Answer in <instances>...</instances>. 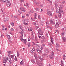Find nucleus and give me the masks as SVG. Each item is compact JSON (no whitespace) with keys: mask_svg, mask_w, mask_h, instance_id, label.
<instances>
[{"mask_svg":"<svg viewBox=\"0 0 66 66\" xmlns=\"http://www.w3.org/2000/svg\"><path fill=\"white\" fill-rule=\"evenodd\" d=\"M18 11V12H19L20 13V14H21V13L20 12V10H19Z\"/></svg>","mask_w":66,"mask_h":66,"instance_id":"obj_50","label":"nucleus"},{"mask_svg":"<svg viewBox=\"0 0 66 66\" xmlns=\"http://www.w3.org/2000/svg\"><path fill=\"white\" fill-rule=\"evenodd\" d=\"M5 29V28H4V27H2V29L3 30H5V29Z\"/></svg>","mask_w":66,"mask_h":66,"instance_id":"obj_47","label":"nucleus"},{"mask_svg":"<svg viewBox=\"0 0 66 66\" xmlns=\"http://www.w3.org/2000/svg\"><path fill=\"white\" fill-rule=\"evenodd\" d=\"M33 24L35 26H36V23L35 22L33 23Z\"/></svg>","mask_w":66,"mask_h":66,"instance_id":"obj_61","label":"nucleus"},{"mask_svg":"<svg viewBox=\"0 0 66 66\" xmlns=\"http://www.w3.org/2000/svg\"><path fill=\"white\" fill-rule=\"evenodd\" d=\"M14 60L15 61H16L17 60V57H16V56L15 57Z\"/></svg>","mask_w":66,"mask_h":66,"instance_id":"obj_37","label":"nucleus"},{"mask_svg":"<svg viewBox=\"0 0 66 66\" xmlns=\"http://www.w3.org/2000/svg\"><path fill=\"white\" fill-rule=\"evenodd\" d=\"M51 41L52 44H53V41L52 40V38H51Z\"/></svg>","mask_w":66,"mask_h":66,"instance_id":"obj_31","label":"nucleus"},{"mask_svg":"<svg viewBox=\"0 0 66 66\" xmlns=\"http://www.w3.org/2000/svg\"><path fill=\"white\" fill-rule=\"evenodd\" d=\"M23 24H25V25H27L28 24V23H26L25 22H23Z\"/></svg>","mask_w":66,"mask_h":66,"instance_id":"obj_42","label":"nucleus"},{"mask_svg":"<svg viewBox=\"0 0 66 66\" xmlns=\"http://www.w3.org/2000/svg\"><path fill=\"white\" fill-rule=\"evenodd\" d=\"M6 4L7 6L8 7H9L11 5V3L8 0H7L6 1Z\"/></svg>","mask_w":66,"mask_h":66,"instance_id":"obj_3","label":"nucleus"},{"mask_svg":"<svg viewBox=\"0 0 66 66\" xmlns=\"http://www.w3.org/2000/svg\"><path fill=\"white\" fill-rule=\"evenodd\" d=\"M36 27V28H35V29H38V28H39V26H37Z\"/></svg>","mask_w":66,"mask_h":66,"instance_id":"obj_55","label":"nucleus"},{"mask_svg":"<svg viewBox=\"0 0 66 66\" xmlns=\"http://www.w3.org/2000/svg\"><path fill=\"white\" fill-rule=\"evenodd\" d=\"M65 1H63L62 2V4H64V3H65Z\"/></svg>","mask_w":66,"mask_h":66,"instance_id":"obj_38","label":"nucleus"},{"mask_svg":"<svg viewBox=\"0 0 66 66\" xmlns=\"http://www.w3.org/2000/svg\"><path fill=\"white\" fill-rule=\"evenodd\" d=\"M63 41V42H66V38L64 37H62Z\"/></svg>","mask_w":66,"mask_h":66,"instance_id":"obj_9","label":"nucleus"},{"mask_svg":"<svg viewBox=\"0 0 66 66\" xmlns=\"http://www.w3.org/2000/svg\"><path fill=\"white\" fill-rule=\"evenodd\" d=\"M9 40L10 43H12V41H11V40H10V39H9Z\"/></svg>","mask_w":66,"mask_h":66,"instance_id":"obj_54","label":"nucleus"},{"mask_svg":"<svg viewBox=\"0 0 66 66\" xmlns=\"http://www.w3.org/2000/svg\"><path fill=\"white\" fill-rule=\"evenodd\" d=\"M41 18L40 17V15H39L38 16V19H41Z\"/></svg>","mask_w":66,"mask_h":66,"instance_id":"obj_44","label":"nucleus"},{"mask_svg":"<svg viewBox=\"0 0 66 66\" xmlns=\"http://www.w3.org/2000/svg\"><path fill=\"white\" fill-rule=\"evenodd\" d=\"M65 34H64V32H62V33L61 34V35L62 36H64V35Z\"/></svg>","mask_w":66,"mask_h":66,"instance_id":"obj_27","label":"nucleus"},{"mask_svg":"<svg viewBox=\"0 0 66 66\" xmlns=\"http://www.w3.org/2000/svg\"><path fill=\"white\" fill-rule=\"evenodd\" d=\"M19 27L20 28V29L22 30V31H23V28H22V27L21 26H19Z\"/></svg>","mask_w":66,"mask_h":66,"instance_id":"obj_10","label":"nucleus"},{"mask_svg":"<svg viewBox=\"0 0 66 66\" xmlns=\"http://www.w3.org/2000/svg\"><path fill=\"white\" fill-rule=\"evenodd\" d=\"M35 40H36V41H37V40H38V39L36 37H35Z\"/></svg>","mask_w":66,"mask_h":66,"instance_id":"obj_36","label":"nucleus"},{"mask_svg":"<svg viewBox=\"0 0 66 66\" xmlns=\"http://www.w3.org/2000/svg\"><path fill=\"white\" fill-rule=\"evenodd\" d=\"M28 45L29 48V47H30V46H31V43L30 42H28Z\"/></svg>","mask_w":66,"mask_h":66,"instance_id":"obj_28","label":"nucleus"},{"mask_svg":"<svg viewBox=\"0 0 66 66\" xmlns=\"http://www.w3.org/2000/svg\"><path fill=\"white\" fill-rule=\"evenodd\" d=\"M47 15H49L50 16H52V13L50 11V10H47Z\"/></svg>","mask_w":66,"mask_h":66,"instance_id":"obj_2","label":"nucleus"},{"mask_svg":"<svg viewBox=\"0 0 66 66\" xmlns=\"http://www.w3.org/2000/svg\"><path fill=\"white\" fill-rule=\"evenodd\" d=\"M31 12H32V11L31 10H30L29 12H28V13L29 14H30V13H31Z\"/></svg>","mask_w":66,"mask_h":66,"instance_id":"obj_57","label":"nucleus"},{"mask_svg":"<svg viewBox=\"0 0 66 66\" xmlns=\"http://www.w3.org/2000/svg\"><path fill=\"white\" fill-rule=\"evenodd\" d=\"M32 43L34 45H35V44L34 42H32Z\"/></svg>","mask_w":66,"mask_h":66,"instance_id":"obj_64","label":"nucleus"},{"mask_svg":"<svg viewBox=\"0 0 66 66\" xmlns=\"http://www.w3.org/2000/svg\"><path fill=\"white\" fill-rule=\"evenodd\" d=\"M42 37H43V39H45V40L46 39V37H45L44 36H43Z\"/></svg>","mask_w":66,"mask_h":66,"instance_id":"obj_46","label":"nucleus"},{"mask_svg":"<svg viewBox=\"0 0 66 66\" xmlns=\"http://www.w3.org/2000/svg\"><path fill=\"white\" fill-rule=\"evenodd\" d=\"M9 61L10 64H12V60H11V57L10 58V60Z\"/></svg>","mask_w":66,"mask_h":66,"instance_id":"obj_19","label":"nucleus"},{"mask_svg":"<svg viewBox=\"0 0 66 66\" xmlns=\"http://www.w3.org/2000/svg\"><path fill=\"white\" fill-rule=\"evenodd\" d=\"M36 13H35V15L34 16V18L35 19H36Z\"/></svg>","mask_w":66,"mask_h":66,"instance_id":"obj_24","label":"nucleus"},{"mask_svg":"<svg viewBox=\"0 0 66 66\" xmlns=\"http://www.w3.org/2000/svg\"><path fill=\"white\" fill-rule=\"evenodd\" d=\"M14 56H15V55H11V57L12 59H14Z\"/></svg>","mask_w":66,"mask_h":66,"instance_id":"obj_17","label":"nucleus"},{"mask_svg":"<svg viewBox=\"0 0 66 66\" xmlns=\"http://www.w3.org/2000/svg\"><path fill=\"white\" fill-rule=\"evenodd\" d=\"M9 20V19L8 18H5L4 19V21H5V22L6 21H8Z\"/></svg>","mask_w":66,"mask_h":66,"instance_id":"obj_8","label":"nucleus"},{"mask_svg":"<svg viewBox=\"0 0 66 66\" xmlns=\"http://www.w3.org/2000/svg\"><path fill=\"white\" fill-rule=\"evenodd\" d=\"M8 53L9 54H12V52L11 51H10L8 52Z\"/></svg>","mask_w":66,"mask_h":66,"instance_id":"obj_43","label":"nucleus"},{"mask_svg":"<svg viewBox=\"0 0 66 66\" xmlns=\"http://www.w3.org/2000/svg\"><path fill=\"white\" fill-rule=\"evenodd\" d=\"M38 57L39 59H40V61H42L43 60H44V59L43 58H42V57H41L40 56H38Z\"/></svg>","mask_w":66,"mask_h":66,"instance_id":"obj_6","label":"nucleus"},{"mask_svg":"<svg viewBox=\"0 0 66 66\" xmlns=\"http://www.w3.org/2000/svg\"><path fill=\"white\" fill-rule=\"evenodd\" d=\"M40 33H41V34L40 33H39V34L40 35H43V31H41L40 32Z\"/></svg>","mask_w":66,"mask_h":66,"instance_id":"obj_21","label":"nucleus"},{"mask_svg":"<svg viewBox=\"0 0 66 66\" xmlns=\"http://www.w3.org/2000/svg\"><path fill=\"white\" fill-rule=\"evenodd\" d=\"M28 6V4L27 3H26V5H24V6Z\"/></svg>","mask_w":66,"mask_h":66,"instance_id":"obj_49","label":"nucleus"},{"mask_svg":"<svg viewBox=\"0 0 66 66\" xmlns=\"http://www.w3.org/2000/svg\"><path fill=\"white\" fill-rule=\"evenodd\" d=\"M22 39V36H21L20 37V39Z\"/></svg>","mask_w":66,"mask_h":66,"instance_id":"obj_53","label":"nucleus"},{"mask_svg":"<svg viewBox=\"0 0 66 66\" xmlns=\"http://www.w3.org/2000/svg\"><path fill=\"white\" fill-rule=\"evenodd\" d=\"M58 16L59 17V18H61V14H58Z\"/></svg>","mask_w":66,"mask_h":66,"instance_id":"obj_40","label":"nucleus"},{"mask_svg":"<svg viewBox=\"0 0 66 66\" xmlns=\"http://www.w3.org/2000/svg\"><path fill=\"white\" fill-rule=\"evenodd\" d=\"M61 66H63L64 65V64L63 62L62 61V60H61Z\"/></svg>","mask_w":66,"mask_h":66,"instance_id":"obj_14","label":"nucleus"},{"mask_svg":"<svg viewBox=\"0 0 66 66\" xmlns=\"http://www.w3.org/2000/svg\"><path fill=\"white\" fill-rule=\"evenodd\" d=\"M31 62L33 63H35V59H32L31 60Z\"/></svg>","mask_w":66,"mask_h":66,"instance_id":"obj_12","label":"nucleus"},{"mask_svg":"<svg viewBox=\"0 0 66 66\" xmlns=\"http://www.w3.org/2000/svg\"><path fill=\"white\" fill-rule=\"evenodd\" d=\"M37 11L38 12L39 11H40V9H39V8H38L37 9Z\"/></svg>","mask_w":66,"mask_h":66,"instance_id":"obj_39","label":"nucleus"},{"mask_svg":"<svg viewBox=\"0 0 66 66\" xmlns=\"http://www.w3.org/2000/svg\"><path fill=\"white\" fill-rule=\"evenodd\" d=\"M30 52H31V53H33V51H30Z\"/></svg>","mask_w":66,"mask_h":66,"instance_id":"obj_62","label":"nucleus"},{"mask_svg":"<svg viewBox=\"0 0 66 66\" xmlns=\"http://www.w3.org/2000/svg\"><path fill=\"white\" fill-rule=\"evenodd\" d=\"M7 36L9 39H11V37H10V35H7Z\"/></svg>","mask_w":66,"mask_h":66,"instance_id":"obj_20","label":"nucleus"},{"mask_svg":"<svg viewBox=\"0 0 66 66\" xmlns=\"http://www.w3.org/2000/svg\"><path fill=\"white\" fill-rule=\"evenodd\" d=\"M49 57L50 59H52V60H53V58L51 57V56H49Z\"/></svg>","mask_w":66,"mask_h":66,"instance_id":"obj_34","label":"nucleus"},{"mask_svg":"<svg viewBox=\"0 0 66 66\" xmlns=\"http://www.w3.org/2000/svg\"><path fill=\"white\" fill-rule=\"evenodd\" d=\"M11 24L12 25V27H13L14 26V23L13 22L11 23Z\"/></svg>","mask_w":66,"mask_h":66,"instance_id":"obj_32","label":"nucleus"},{"mask_svg":"<svg viewBox=\"0 0 66 66\" xmlns=\"http://www.w3.org/2000/svg\"><path fill=\"white\" fill-rule=\"evenodd\" d=\"M6 59L7 60V61H9V59H8V57H5Z\"/></svg>","mask_w":66,"mask_h":66,"instance_id":"obj_41","label":"nucleus"},{"mask_svg":"<svg viewBox=\"0 0 66 66\" xmlns=\"http://www.w3.org/2000/svg\"><path fill=\"white\" fill-rule=\"evenodd\" d=\"M59 13V14H62V13H64V11H63V10L62 9L61 7L59 8V10L58 12Z\"/></svg>","mask_w":66,"mask_h":66,"instance_id":"obj_4","label":"nucleus"},{"mask_svg":"<svg viewBox=\"0 0 66 66\" xmlns=\"http://www.w3.org/2000/svg\"><path fill=\"white\" fill-rule=\"evenodd\" d=\"M59 44H58V43H56V48H58V47H59Z\"/></svg>","mask_w":66,"mask_h":66,"instance_id":"obj_25","label":"nucleus"},{"mask_svg":"<svg viewBox=\"0 0 66 66\" xmlns=\"http://www.w3.org/2000/svg\"><path fill=\"white\" fill-rule=\"evenodd\" d=\"M24 43V44L25 45H27L28 43H27V40H26V39H25L24 40V42H23Z\"/></svg>","mask_w":66,"mask_h":66,"instance_id":"obj_22","label":"nucleus"},{"mask_svg":"<svg viewBox=\"0 0 66 66\" xmlns=\"http://www.w3.org/2000/svg\"><path fill=\"white\" fill-rule=\"evenodd\" d=\"M51 9L52 11H54V9L53 8V7H51Z\"/></svg>","mask_w":66,"mask_h":66,"instance_id":"obj_35","label":"nucleus"},{"mask_svg":"<svg viewBox=\"0 0 66 66\" xmlns=\"http://www.w3.org/2000/svg\"><path fill=\"white\" fill-rule=\"evenodd\" d=\"M24 63V59H23L22 61L21 62L20 64V65H22L23 63Z\"/></svg>","mask_w":66,"mask_h":66,"instance_id":"obj_11","label":"nucleus"},{"mask_svg":"<svg viewBox=\"0 0 66 66\" xmlns=\"http://www.w3.org/2000/svg\"><path fill=\"white\" fill-rule=\"evenodd\" d=\"M22 42H23H23H24V39H22L21 40Z\"/></svg>","mask_w":66,"mask_h":66,"instance_id":"obj_52","label":"nucleus"},{"mask_svg":"<svg viewBox=\"0 0 66 66\" xmlns=\"http://www.w3.org/2000/svg\"><path fill=\"white\" fill-rule=\"evenodd\" d=\"M55 7L56 8L57 7V6L59 5L58 4H57V3H55Z\"/></svg>","mask_w":66,"mask_h":66,"instance_id":"obj_16","label":"nucleus"},{"mask_svg":"<svg viewBox=\"0 0 66 66\" xmlns=\"http://www.w3.org/2000/svg\"><path fill=\"white\" fill-rule=\"evenodd\" d=\"M59 10L58 9H56V13H58V12H59Z\"/></svg>","mask_w":66,"mask_h":66,"instance_id":"obj_33","label":"nucleus"},{"mask_svg":"<svg viewBox=\"0 0 66 66\" xmlns=\"http://www.w3.org/2000/svg\"><path fill=\"white\" fill-rule=\"evenodd\" d=\"M42 31V30H41V29H39L38 31V33H40V32H41Z\"/></svg>","mask_w":66,"mask_h":66,"instance_id":"obj_26","label":"nucleus"},{"mask_svg":"<svg viewBox=\"0 0 66 66\" xmlns=\"http://www.w3.org/2000/svg\"><path fill=\"white\" fill-rule=\"evenodd\" d=\"M48 22H46V26H48Z\"/></svg>","mask_w":66,"mask_h":66,"instance_id":"obj_51","label":"nucleus"},{"mask_svg":"<svg viewBox=\"0 0 66 66\" xmlns=\"http://www.w3.org/2000/svg\"><path fill=\"white\" fill-rule=\"evenodd\" d=\"M36 50L37 52L38 53L40 52L41 51L40 50H39V49H38V48H37Z\"/></svg>","mask_w":66,"mask_h":66,"instance_id":"obj_15","label":"nucleus"},{"mask_svg":"<svg viewBox=\"0 0 66 66\" xmlns=\"http://www.w3.org/2000/svg\"><path fill=\"white\" fill-rule=\"evenodd\" d=\"M50 24H51L52 26H53V27L55 26V25H54L55 23V22L53 21H52V20H50Z\"/></svg>","mask_w":66,"mask_h":66,"instance_id":"obj_1","label":"nucleus"},{"mask_svg":"<svg viewBox=\"0 0 66 66\" xmlns=\"http://www.w3.org/2000/svg\"><path fill=\"white\" fill-rule=\"evenodd\" d=\"M28 31H32V29H30V30H29V29H28Z\"/></svg>","mask_w":66,"mask_h":66,"instance_id":"obj_59","label":"nucleus"},{"mask_svg":"<svg viewBox=\"0 0 66 66\" xmlns=\"http://www.w3.org/2000/svg\"><path fill=\"white\" fill-rule=\"evenodd\" d=\"M20 1L22 2H24V0H20Z\"/></svg>","mask_w":66,"mask_h":66,"instance_id":"obj_58","label":"nucleus"},{"mask_svg":"<svg viewBox=\"0 0 66 66\" xmlns=\"http://www.w3.org/2000/svg\"><path fill=\"white\" fill-rule=\"evenodd\" d=\"M44 46H45V44H43L42 45V47H44Z\"/></svg>","mask_w":66,"mask_h":66,"instance_id":"obj_45","label":"nucleus"},{"mask_svg":"<svg viewBox=\"0 0 66 66\" xmlns=\"http://www.w3.org/2000/svg\"><path fill=\"white\" fill-rule=\"evenodd\" d=\"M19 33H20V34H21L22 36H23V32L21 31Z\"/></svg>","mask_w":66,"mask_h":66,"instance_id":"obj_29","label":"nucleus"},{"mask_svg":"<svg viewBox=\"0 0 66 66\" xmlns=\"http://www.w3.org/2000/svg\"><path fill=\"white\" fill-rule=\"evenodd\" d=\"M17 54L18 57H19V56L20 55V54H19V53L18 52H17Z\"/></svg>","mask_w":66,"mask_h":66,"instance_id":"obj_30","label":"nucleus"},{"mask_svg":"<svg viewBox=\"0 0 66 66\" xmlns=\"http://www.w3.org/2000/svg\"><path fill=\"white\" fill-rule=\"evenodd\" d=\"M11 31H14V29L13 28H11Z\"/></svg>","mask_w":66,"mask_h":66,"instance_id":"obj_56","label":"nucleus"},{"mask_svg":"<svg viewBox=\"0 0 66 66\" xmlns=\"http://www.w3.org/2000/svg\"><path fill=\"white\" fill-rule=\"evenodd\" d=\"M24 16L23 15L22 16V18L23 19H24Z\"/></svg>","mask_w":66,"mask_h":66,"instance_id":"obj_63","label":"nucleus"},{"mask_svg":"<svg viewBox=\"0 0 66 66\" xmlns=\"http://www.w3.org/2000/svg\"><path fill=\"white\" fill-rule=\"evenodd\" d=\"M51 56H54V52H51Z\"/></svg>","mask_w":66,"mask_h":66,"instance_id":"obj_13","label":"nucleus"},{"mask_svg":"<svg viewBox=\"0 0 66 66\" xmlns=\"http://www.w3.org/2000/svg\"><path fill=\"white\" fill-rule=\"evenodd\" d=\"M40 24L41 26H43L44 25V22H40Z\"/></svg>","mask_w":66,"mask_h":66,"instance_id":"obj_23","label":"nucleus"},{"mask_svg":"<svg viewBox=\"0 0 66 66\" xmlns=\"http://www.w3.org/2000/svg\"><path fill=\"white\" fill-rule=\"evenodd\" d=\"M36 46L37 47H38V48H39L40 46L38 45V44H36Z\"/></svg>","mask_w":66,"mask_h":66,"instance_id":"obj_48","label":"nucleus"},{"mask_svg":"<svg viewBox=\"0 0 66 66\" xmlns=\"http://www.w3.org/2000/svg\"><path fill=\"white\" fill-rule=\"evenodd\" d=\"M2 1L3 2H6V0H2Z\"/></svg>","mask_w":66,"mask_h":66,"instance_id":"obj_60","label":"nucleus"},{"mask_svg":"<svg viewBox=\"0 0 66 66\" xmlns=\"http://www.w3.org/2000/svg\"><path fill=\"white\" fill-rule=\"evenodd\" d=\"M7 62V60L5 59H4L3 61V62L4 63H6Z\"/></svg>","mask_w":66,"mask_h":66,"instance_id":"obj_18","label":"nucleus"},{"mask_svg":"<svg viewBox=\"0 0 66 66\" xmlns=\"http://www.w3.org/2000/svg\"><path fill=\"white\" fill-rule=\"evenodd\" d=\"M59 23H56V24L55 25V28H59Z\"/></svg>","mask_w":66,"mask_h":66,"instance_id":"obj_7","label":"nucleus"},{"mask_svg":"<svg viewBox=\"0 0 66 66\" xmlns=\"http://www.w3.org/2000/svg\"><path fill=\"white\" fill-rule=\"evenodd\" d=\"M20 10H21V11H23V12H26V10L25 9H24V8L22 7H20Z\"/></svg>","mask_w":66,"mask_h":66,"instance_id":"obj_5","label":"nucleus"}]
</instances>
